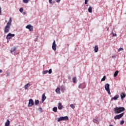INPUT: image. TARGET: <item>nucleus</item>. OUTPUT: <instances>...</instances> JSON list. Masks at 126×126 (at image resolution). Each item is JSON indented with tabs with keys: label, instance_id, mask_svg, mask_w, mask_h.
<instances>
[{
	"label": "nucleus",
	"instance_id": "c9c22d12",
	"mask_svg": "<svg viewBox=\"0 0 126 126\" xmlns=\"http://www.w3.org/2000/svg\"><path fill=\"white\" fill-rule=\"evenodd\" d=\"M53 0H49V3H52V1Z\"/></svg>",
	"mask_w": 126,
	"mask_h": 126
},
{
	"label": "nucleus",
	"instance_id": "aec40b11",
	"mask_svg": "<svg viewBox=\"0 0 126 126\" xmlns=\"http://www.w3.org/2000/svg\"><path fill=\"white\" fill-rule=\"evenodd\" d=\"M15 51H16V47H13L10 50L11 53H13V52H15Z\"/></svg>",
	"mask_w": 126,
	"mask_h": 126
},
{
	"label": "nucleus",
	"instance_id": "58836bf2",
	"mask_svg": "<svg viewBox=\"0 0 126 126\" xmlns=\"http://www.w3.org/2000/svg\"><path fill=\"white\" fill-rule=\"evenodd\" d=\"M1 12V8H0V14Z\"/></svg>",
	"mask_w": 126,
	"mask_h": 126
},
{
	"label": "nucleus",
	"instance_id": "f704fd0d",
	"mask_svg": "<svg viewBox=\"0 0 126 126\" xmlns=\"http://www.w3.org/2000/svg\"><path fill=\"white\" fill-rule=\"evenodd\" d=\"M88 2V0H85V4H86Z\"/></svg>",
	"mask_w": 126,
	"mask_h": 126
},
{
	"label": "nucleus",
	"instance_id": "1a4fd4ad",
	"mask_svg": "<svg viewBox=\"0 0 126 126\" xmlns=\"http://www.w3.org/2000/svg\"><path fill=\"white\" fill-rule=\"evenodd\" d=\"M26 28L27 29H29V31L31 32H32L33 31V26H32L31 25H28L26 27Z\"/></svg>",
	"mask_w": 126,
	"mask_h": 126
},
{
	"label": "nucleus",
	"instance_id": "2eb2a0df",
	"mask_svg": "<svg viewBox=\"0 0 126 126\" xmlns=\"http://www.w3.org/2000/svg\"><path fill=\"white\" fill-rule=\"evenodd\" d=\"M56 93L57 94H61V88H57L56 90H55Z\"/></svg>",
	"mask_w": 126,
	"mask_h": 126
},
{
	"label": "nucleus",
	"instance_id": "9d476101",
	"mask_svg": "<svg viewBox=\"0 0 126 126\" xmlns=\"http://www.w3.org/2000/svg\"><path fill=\"white\" fill-rule=\"evenodd\" d=\"M58 108L59 110H63V106L62 103L59 102L58 103Z\"/></svg>",
	"mask_w": 126,
	"mask_h": 126
},
{
	"label": "nucleus",
	"instance_id": "f03ea898",
	"mask_svg": "<svg viewBox=\"0 0 126 126\" xmlns=\"http://www.w3.org/2000/svg\"><path fill=\"white\" fill-rule=\"evenodd\" d=\"M10 26H11L10 25H7L6 24L4 30V34H7V33L9 32V31L10 30Z\"/></svg>",
	"mask_w": 126,
	"mask_h": 126
},
{
	"label": "nucleus",
	"instance_id": "423d86ee",
	"mask_svg": "<svg viewBox=\"0 0 126 126\" xmlns=\"http://www.w3.org/2000/svg\"><path fill=\"white\" fill-rule=\"evenodd\" d=\"M52 49L53 51L56 52V50H57V44H56V40H54L53 43H52Z\"/></svg>",
	"mask_w": 126,
	"mask_h": 126
},
{
	"label": "nucleus",
	"instance_id": "f3484780",
	"mask_svg": "<svg viewBox=\"0 0 126 126\" xmlns=\"http://www.w3.org/2000/svg\"><path fill=\"white\" fill-rule=\"evenodd\" d=\"M29 87H30V84L28 83L26 85H25V89L26 90L28 89L29 88Z\"/></svg>",
	"mask_w": 126,
	"mask_h": 126
},
{
	"label": "nucleus",
	"instance_id": "dca6fc26",
	"mask_svg": "<svg viewBox=\"0 0 126 126\" xmlns=\"http://www.w3.org/2000/svg\"><path fill=\"white\" fill-rule=\"evenodd\" d=\"M11 22H12V20L11 19V17H10L9 18V20L6 24L11 26Z\"/></svg>",
	"mask_w": 126,
	"mask_h": 126
},
{
	"label": "nucleus",
	"instance_id": "7c9ffc66",
	"mask_svg": "<svg viewBox=\"0 0 126 126\" xmlns=\"http://www.w3.org/2000/svg\"><path fill=\"white\" fill-rule=\"evenodd\" d=\"M124 124H125V121H124V120L121 121L120 122V125H124Z\"/></svg>",
	"mask_w": 126,
	"mask_h": 126
},
{
	"label": "nucleus",
	"instance_id": "f8f14e48",
	"mask_svg": "<svg viewBox=\"0 0 126 126\" xmlns=\"http://www.w3.org/2000/svg\"><path fill=\"white\" fill-rule=\"evenodd\" d=\"M86 86L85 85V84H81L80 85L78 86V88L79 89H80V88L82 89L83 88H85Z\"/></svg>",
	"mask_w": 126,
	"mask_h": 126
},
{
	"label": "nucleus",
	"instance_id": "f257e3e1",
	"mask_svg": "<svg viewBox=\"0 0 126 126\" xmlns=\"http://www.w3.org/2000/svg\"><path fill=\"white\" fill-rule=\"evenodd\" d=\"M124 111H126V109L123 107H116L114 108L115 114H120V113L124 112Z\"/></svg>",
	"mask_w": 126,
	"mask_h": 126
},
{
	"label": "nucleus",
	"instance_id": "a211bd4d",
	"mask_svg": "<svg viewBox=\"0 0 126 126\" xmlns=\"http://www.w3.org/2000/svg\"><path fill=\"white\" fill-rule=\"evenodd\" d=\"M119 98V95H116L114 97L111 98V100H118Z\"/></svg>",
	"mask_w": 126,
	"mask_h": 126
},
{
	"label": "nucleus",
	"instance_id": "c756f323",
	"mask_svg": "<svg viewBox=\"0 0 126 126\" xmlns=\"http://www.w3.org/2000/svg\"><path fill=\"white\" fill-rule=\"evenodd\" d=\"M52 72H53V71H52V69H50L48 71L49 74H51V73H52Z\"/></svg>",
	"mask_w": 126,
	"mask_h": 126
},
{
	"label": "nucleus",
	"instance_id": "37998d69",
	"mask_svg": "<svg viewBox=\"0 0 126 126\" xmlns=\"http://www.w3.org/2000/svg\"><path fill=\"white\" fill-rule=\"evenodd\" d=\"M18 126H20V125H19Z\"/></svg>",
	"mask_w": 126,
	"mask_h": 126
},
{
	"label": "nucleus",
	"instance_id": "393cba45",
	"mask_svg": "<svg viewBox=\"0 0 126 126\" xmlns=\"http://www.w3.org/2000/svg\"><path fill=\"white\" fill-rule=\"evenodd\" d=\"M72 80L73 82H74V83H75V82H76V77L73 78Z\"/></svg>",
	"mask_w": 126,
	"mask_h": 126
},
{
	"label": "nucleus",
	"instance_id": "9b49d317",
	"mask_svg": "<svg viewBox=\"0 0 126 126\" xmlns=\"http://www.w3.org/2000/svg\"><path fill=\"white\" fill-rule=\"evenodd\" d=\"M120 96L121 97V99L123 101V100H124V98H126V94L125 93H121Z\"/></svg>",
	"mask_w": 126,
	"mask_h": 126
},
{
	"label": "nucleus",
	"instance_id": "4c0bfd02",
	"mask_svg": "<svg viewBox=\"0 0 126 126\" xmlns=\"http://www.w3.org/2000/svg\"><path fill=\"white\" fill-rule=\"evenodd\" d=\"M39 109V110H40L41 112H42V111H43V110H42V108L40 107Z\"/></svg>",
	"mask_w": 126,
	"mask_h": 126
},
{
	"label": "nucleus",
	"instance_id": "a19ab883",
	"mask_svg": "<svg viewBox=\"0 0 126 126\" xmlns=\"http://www.w3.org/2000/svg\"><path fill=\"white\" fill-rule=\"evenodd\" d=\"M7 76H8V75H9V73H7Z\"/></svg>",
	"mask_w": 126,
	"mask_h": 126
},
{
	"label": "nucleus",
	"instance_id": "b1692460",
	"mask_svg": "<svg viewBox=\"0 0 126 126\" xmlns=\"http://www.w3.org/2000/svg\"><path fill=\"white\" fill-rule=\"evenodd\" d=\"M23 2H24V3H28L29 0H23Z\"/></svg>",
	"mask_w": 126,
	"mask_h": 126
},
{
	"label": "nucleus",
	"instance_id": "4468645a",
	"mask_svg": "<svg viewBox=\"0 0 126 126\" xmlns=\"http://www.w3.org/2000/svg\"><path fill=\"white\" fill-rule=\"evenodd\" d=\"M94 53H97L98 51H99V48L97 45H95L94 48Z\"/></svg>",
	"mask_w": 126,
	"mask_h": 126
},
{
	"label": "nucleus",
	"instance_id": "6e6552de",
	"mask_svg": "<svg viewBox=\"0 0 126 126\" xmlns=\"http://www.w3.org/2000/svg\"><path fill=\"white\" fill-rule=\"evenodd\" d=\"M34 106V101L32 99H30L29 100L28 107H32Z\"/></svg>",
	"mask_w": 126,
	"mask_h": 126
},
{
	"label": "nucleus",
	"instance_id": "6ab92c4d",
	"mask_svg": "<svg viewBox=\"0 0 126 126\" xmlns=\"http://www.w3.org/2000/svg\"><path fill=\"white\" fill-rule=\"evenodd\" d=\"M61 90L62 92H64V90H65V88L64 87V86H62L61 87Z\"/></svg>",
	"mask_w": 126,
	"mask_h": 126
},
{
	"label": "nucleus",
	"instance_id": "e433bc0d",
	"mask_svg": "<svg viewBox=\"0 0 126 126\" xmlns=\"http://www.w3.org/2000/svg\"><path fill=\"white\" fill-rule=\"evenodd\" d=\"M61 1V0H56V2H60Z\"/></svg>",
	"mask_w": 126,
	"mask_h": 126
},
{
	"label": "nucleus",
	"instance_id": "39448f33",
	"mask_svg": "<svg viewBox=\"0 0 126 126\" xmlns=\"http://www.w3.org/2000/svg\"><path fill=\"white\" fill-rule=\"evenodd\" d=\"M125 113H122L121 114L116 115L114 117V120H120V119H121V118H123L124 117V115Z\"/></svg>",
	"mask_w": 126,
	"mask_h": 126
},
{
	"label": "nucleus",
	"instance_id": "2f4dec72",
	"mask_svg": "<svg viewBox=\"0 0 126 126\" xmlns=\"http://www.w3.org/2000/svg\"><path fill=\"white\" fill-rule=\"evenodd\" d=\"M20 12H23V8H20L19 9Z\"/></svg>",
	"mask_w": 126,
	"mask_h": 126
},
{
	"label": "nucleus",
	"instance_id": "cd10ccee",
	"mask_svg": "<svg viewBox=\"0 0 126 126\" xmlns=\"http://www.w3.org/2000/svg\"><path fill=\"white\" fill-rule=\"evenodd\" d=\"M70 107H71L72 109H74V108H75V106L73 104L70 105Z\"/></svg>",
	"mask_w": 126,
	"mask_h": 126
},
{
	"label": "nucleus",
	"instance_id": "412c9836",
	"mask_svg": "<svg viewBox=\"0 0 126 126\" xmlns=\"http://www.w3.org/2000/svg\"><path fill=\"white\" fill-rule=\"evenodd\" d=\"M118 74H119V71H116L114 73V77H117V76H118Z\"/></svg>",
	"mask_w": 126,
	"mask_h": 126
},
{
	"label": "nucleus",
	"instance_id": "0eeeda50",
	"mask_svg": "<svg viewBox=\"0 0 126 126\" xmlns=\"http://www.w3.org/2000/svg\"><path fill=\"white\" fill-rule=\"evenodd\" d=\"M14 36H15V34H11L10 33H8L6 37V38L7 39V40H9L10 39H11V38H12V37H14Z\"/></svg>",
	"mask_w": 126,
	"mask_h": 126
},
{
	"label": "nucleus",
	"instance_id": "20e7f679",
	"mask_svg": "<svg viewBox=\"0 0 126 126\" xmlns=\"http://www.w3.org/2000/svg\"><path fill=\"white\" fill-rule=\"evenodd\" d=\"M105 89L108 92L109 95H111V92L110 91V84H106L105 85Z\"/></svg>",
	"mask_w": 126,
	"mask_h": 126
},
{
	"label": "nucleus",
	"instance_id": "c85d7f7f",
	"mask_svg": "<svg viewBox=\"0 0 126 126\" xmlns=\"http://www.w3.org/2000/svg\"><path fill=\"white\" fill-rule=\"evenodd\" d=\"M48 70H44L43 72V74H46L47 73H48Z\"/></svg>",
	"mask_w": 126,
	"mask_h": 126
},
{
	"label": "nucleus",
	"instance_id": "ea45409f",
	"mask_svg": "<svg viewBox=\"0 0 126 126\" xmlns=\"http://www.w3.org/2000/svg\"><path fill=\"white\" fill-rule=\"evenodd\" d=\"M1 72H2V70L0 69V73H1Z\"/></svg>",
	"mask_w": 126,
	"mask_h": 126
},
{
	"label": "nucleus",
	"instance_id": "5701e85b",
	"mask_svg": "<svg viewBox=\"0 0 126 126\" xmlns=\"http://www.w3.org/2000/svg\"><path fill=\"white\" fill-rule=\"evenodd\" d=\"M88 11L90 12V13H92V7L91 6L89 7Z\"/></svg>",
	"mask_w": 126,
	"mask_h": 126
},
{
	"label": "nucleus",
	"instance_id": "7ed1b4c3",
	"mask_svg": "<svg viewBox=\"0 0 126 126\" xmlns=\"http://www.w3.org/2000/svg\"><path fill=\"white\" fill-rule=\"evenodd\" d=\"M62 121H68V117H61L60 118H58L57 122H60Z\"/></svg>",
	"mask_w": 126,
	"mask_h": 126
},
{
	"label": "nucleus",
	"instance_id": "4be33fe9",
	"mask_svg": "<svg viewBox=\"0 0 126 126\" xmlns=\"http://www.w3.org/2000/svg\"><path fill=\"white\" fill-rule=\"evenodd\" d=\"M53 112H55V113H57L58 112V108L55 107L53 108Z\"/></svg>",
	"mask_w": 126,
	"mask_h": 126
},
{
	"label": "nucleus",
	"instance_id": "ddd939ff",
	"mask_svg": "<svg viewBox=\"0 0 126 126\" xmlns=\"http://www.w3.org/2000/svg\"><path fill=\"white\" fill-rule=\"evenodd\" d=\"M46 99H47V97L46 96V95H45V94H43L42 95V103H44V101Z\"/></svg>",
	"mask_w": 126,
	"mask_h": 126
},
{
	"label": "nucleus",
	"instance_id": "72a5a7b5",
	"mask_svg": "<svg viewBox=\"0 0 126 126\" xmlns=\"http://www.w3.org/2000/svg\"><path fill=\"white\" fill-rule=\"evenodd\" d=\"M112 34L113 37H117V34L114 33V32H112Z\"/></svg>",
	"mask_w": 126,
	"mask_h": 126
},
{
	"label": "nucleus",
	"instance_id": "473e14b6",
	"mask_svg": "<svg viewBox=\"0 0 126 126\" xmlns=\"http://www.w3.org/2000/svg\"><path fill=\"white\" fill-rule=\"evenodd\" d=\"M124 50V48H120L118 49V52H121V51H123Z\"/></svg>",
	"mask_w": 126,
	"mask_h": 126
},
{
	"label": "nucleus",
	"instance_id": "79ce46f5",
	"mask_svg": "<svg viewBox=\"0 0 126 126\" xmlns=\"http://www.w3.org/2000/svg\"><path fill=\"white\" fill-rule=\"evenodd\" d=\"M5 22H7V20H6L5 21Z\"/></svg>",
	"mask_w": 126,
	"mask_h": 126
},
{
	"label": "nucleus",
	"instance_id": "a878e982",
	"mask_svg": "<svg viewBox=\"0 0 126 126\" xmlns=\"http://www.w3.org/2000/svg\"><path fill=\"white\" fill-rule=\"evenodd\" d=\"M106 80V76H104L101 79V81H105Z\"/></svg>",
	"mask_w": 126,
	"mask_h": 126
},
{
	"label": "nucleus",
	"instance_id": "bb28decb",
	"mask_svg": "<svg viewBox=\"0 0 126 126\" xmlns=\"http://www.w3.org/2000/svg\"><path fill=\"white\" fill-rule=\"evenodd\" d=\"M35 104L38 105L39 104V100H35Z\"/></svg>",
	"mask_w": 126,
	"mask_h": 126
}]
</instances>
